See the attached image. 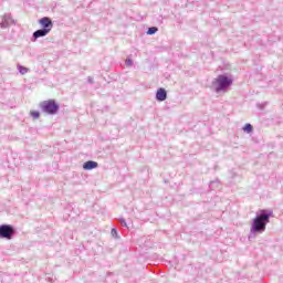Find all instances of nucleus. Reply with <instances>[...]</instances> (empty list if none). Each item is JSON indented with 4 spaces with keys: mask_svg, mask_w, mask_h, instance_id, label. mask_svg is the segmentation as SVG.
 <instances>
[{
    "mask_svg": "<svg viewBox=\"0 0 283 283\" xmlns=\"http://www.w3.org/2000/svg\"><path fill=\"white\" fill-rule=\"evenodd\" d=\"M96 167H98V163L92 161V160L86 161L83 165V169H85L86 171H90L92 169H96Z\"/></svg>",
    "mask_w": 283,
    "mask_h": 283,
    "instance_id": "0eeeda50",
    "label": "nucleus"
},
{
    "mask_svg": "<svg viewBox=\"0 0 283 283\" xmlns=\"http://www.w3.org/2000/svg\"><path fill=\"white\" fill-rule=\"evenodd\" d=\"M270 216L266 213L256 216L253 220L251 231L253 233H262V231H266V224H269Z\"/></svg>",
    "mask_w": 283,
    "mask_h": 283,
    "instance_id": "f257e3e1",
    "label": "nucleus"
},
{
    "mask_svg": "<svg viewBox=\"0 0 283 283\" xmlns=\"http://www.w3.org/2000/svg\"><path fill=\"white\" fill-rule=\"evenodd\" d=\"M233 81L224 75H219L214 82L217 92H221V90H224L226 87H229Z\"/></svg>",
    "mask_w": 283,
    "mask_h": 283,
    "instance_id": "7ed1b4c3",
    "label": "nucleus"
},
{
    "mask_svg": "<svg viewBox=\"0 0 283 283\" xmlns=\"http://www.w3.org/2000/svg\"><path fill=\"white\" fill-rule=\"evenodd\" d=\"M39 24L43 30H48V32H52V28H54V23L52 22V19L44 17L39 20Z\"/></svg>",
    "mask_w": 283,
    "mask_h": 283,
    "instance_id": "39448f33",
    "label": "nucleus"
},
{
    "mask_svg": "<svg viewBox=\"0 0 283 283\" xmlns=\"http://www.w3.org/2000/svg\"><path fill=\"white\" fill-rule=\"evenodd\" d=\"M50 34V31L45 29H40L33 33L34 39H40V36H48Z\"/></svg>",
    "mask_w": 283,
    "mask_h": 283,
    "instance_id": "6e6552de",
    "label": "nucleus"
},
{
    "mask_svg": "<svg viewBox=\"0 0 283 283\" xmlns=\"http://www.w3.org/2000/svg\"><path fill=\"white\" fill-rule=\"evenodd\" d=\"M112 233H113V234L116 233V229H112Z\"/></svg>",
    "mask_w": 283,
    "mask_h": 283,
    "instance_id": "4468645a",
    "label": "nucleus"
},
{
    "mask_svg": "<svg viewBox=\"0 0 283 283\" xmlns=\"http://www.w3.org/2000/svg\"><path fill=\"white\" fill-rule=\"evenodd\" d=\"M156 32H158V28L153 27L148 29L147 34H156Z\"/></svg>",
    "mask_w": 283,
    "mask_h": 283,
    "instance_id": "9b49d317",
    "label": "nucleus"
},
{
    "mask_svg": "<svg viewBox=\"0 0 283 283\" xmlns=\"http://www.w3.org/2000/svg\"><path fill=\"white\" fill-rule=\"evenodd\" d=\"M14 234V228L12 226L3 224L0 226V238H6L7 240H11Z\"/></svg>",
    "mask_w": 283,
    "mask_h": 283,
    "instance_id": "20e7f679",
    "label": "nucleus"
},
{
    "mask_svg": "<svg viewBox=\"0 0 283 283\" xmlns=\"http://www.w3.org/2000/svg\"><path fill=\"white\" fill-rule=\"evenodd\" d=\"M156 98L159 102L167 101V91L165 88H159L156 93Z\"/></svg>",
    "mask_w": 283,
    "mask_h": 283,
    "instance_id": "423d86ee",
    "label": "nucleus"
},
{
    "mask_svg": "<svg viewBox=\"0 0 283 283\" xmlns=\"http://www.w3.org/2000/svg\"><path fill=\"white\" fill-rule=\"evenodd\" d=\"M30 115L32 116V118L36 119L40 118L41 113H39V111H31Z\"/></svg>",
    "mask_w": 283,
    "mask_h": 283,
    "instance_id": "9d476101",
    "label": "nucleus"
},
{
    "mask_svg": "<svg viewBox=\"0 0 283 283\" xmlns=\"http://www.w3.org/2000/svg\"><path fill=\"white\" fill-rule=\"evenodd\" d=\"M40 107L46 114H56L59 112V104L54 99H48L40 104Z\"/></svg>",
    "mask_w": 283,
    "mask_h": 283,
    "instance_id": "f03ea898",
    "label": "nucleus"
},
{
    "mask_svg": "<svg viewBox=\"0 0 283 283\" xmlns=\"http://www.w3.org/2000/svg\"><path fill=\"white\" fill-rule=\"evenodd\" d=\"M25 72H28V70L25 69L21 71L22 74H25Z\"/></svg>",
    "mask_w": 283,
    "mask_h": 283,
    "instance_id": "ddd939ff",
    "label": "nucleus"
},
{
    "mask_svg": "<svg viewBox=\"0 0 283 283\" xmlns=\"http://www.w3.org/2000/svg\"><path fill=\"white\" fill-rule=\"evenodd\" d=\"M243 132H245L247 134H251V132H253V126L251 124H245V126L243 127Z\"/></svg>",
    "mask_w": 283,
    "mask_h": 283,
    "instance_id": "1a4fd4ad",
    "label": "nucleus"
},
{
    "mask_svg": "<svg viewBox=\"0 0 283 283\" xmlns=\"http://www.w3.org/2000/svg\"><path fill=\"white\" fill-rule=\"evenodd\" d=\"M126 63L132 65V60H127Z\"/></svg>",
    "mask_w": 283,
    "mask_h": 283,
    "instance_id": "f8f14e48",
    "label": "nucleus"
}]
</instances>
